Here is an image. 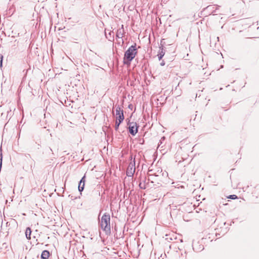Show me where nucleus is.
I'll list each match as a JSON object with an SVG mask.
<instances>
[{
    "label": "nucleus",
    "instance_id": "1",
    "mask_svg": "<svg viewBox=\"0 0 259 259\" xmlns=\"http://www.w3.org/2000/svg\"><path fill=\"white\" fill-rule=\"evenodd\" d=\"M100 226L107 235L111 233L110 216L109 213H105L100 220Z\"/></svg>",
    "mask_w": 259,
    "mask_h": 259
},
{
    "label": "nucleus",
    "instance_id": "2",
    "mask_svg": "<svg viewBox=\"0 0 259 259\" xmlns=\"http://www.w3.org/2000/svg\"><path fill=\"white\" fill-rule=\"evenodd\" d=\"M137 53L136 45L131 46L125 52L123 58L124 64L130 65L131 61L135 57Z\"/></svg>",
    "mask_w": 259,
    "mask_h": 259
},
{
    "label": "nucleus",
    "instance_id": "3",
    "mask_svg": "<svg viewBox=\"0 0 259 259\" xmlns=\"http://www.w3.org/2000/svg\"><path fill=\"white\" fill-rule=\"evenodd\" d=\"M116 122H115V129L117 130L120 123L124 119V115L123 110L119 106L116 107Z\"/></svg>",
    "mask_w": 259,
    "mask_h": 259
},
{
    "label": "nucleus",
    "instance_id": "4",
    "mask_svg": "<svg viewBox=\"0 0 259 259\" xmlns=\"http://www.w3.org/2000/svg\"><path fill=\"white\" fill-rule=\"evenodd\" d=\"M129 132L131 134L135 136L138 132V126L136 122H131L128 123Z\"/></svg>",
    "mask_w": 259,
    "mask_h": 259
},
{
    "label": "nucleus",
    "instance_id": "5",
    "mask_svg": "<svg viewBox=\"0 0 259 259\" xmlns=\"http://www.w3.org/2000/svg\"><path fill=\"white\" fill-rule=\"evenodd\" d=\"M135 171V163L133 162H130L127 170H126V175L128 177H132Z\"/></svg>",
    "mask_w": 259,
    "mask_h": 259
},
{
    "label": "nucleus",
    "instance_id": "6",
    "mask_svg": "<svg viewBox=\"0 0 259 259\" xmlns=\"http://www.w3.org/2000/svg\"><path fill=\"white\" fill-rule=\"evenodd\" d=\"M85 184V176H84L81 180L79 182V185H78V190L80 192H81L83 191L84 187Z\"/></svg>",
    "mask_w": 259,
    "mask_h": 259
},
{
    "label": "nucleus",
    "instance_id": "7",
    "mask_svg": "<svg viewBox=\"0 0 259 259\" xmlns=\"http://www.w3.org/2000/svg\"><path fill=\"white\" fill-rule=\"evenodd\" d=\"M50 253L48 250H44L41 254V259H48L50 257Z\"/></svg>",
    "mask_w": 259,
    "mask_h": 259
},
{
    "label": "nucleus",
    "instance_id": "8",
    "mask_svg": "<svg viewBox=\"0 0 259 259\" xmlns=\"http://www.w3.org/2000/svg\"><path fill=\"white\" fill-rule=\"evenodd\" d=\"M31 230L30 228H27L25 231V235L27 239L30 240L31 239Z\"/></svg>",
    "mask_w": 259,
    "mask_h": 259
},
{
    "label": "nucleus",
    "instance_id": "9",
    "mask_svg": "<svg viewBox=\"0 0 259 259\" xmlns=\"http://www.w3.org/2000/svg\"><path fill=\"white\" fill-rule=\"evenodd\" d=\"M227 198L231 199H236L238 198L237 196L236 195H231L227 196Z\"/></svg>",
    "mask_w": 259,
    "mask_h": 259
},
{
    "label": "nucleus",
    "instance_id": "10",
    "mask_svg": "<svg viewBox=\"0 0 259 259\" xmlns=\"http://www.w3.org/2000/svg\"><path fill=\"white\" fill-rule=\"evenodd\" d=\"M3 161V153L2 150L0 149V163H2Z\"/></svg>",
    "mask_w": 259,
    "mask_h": 259
},
{
    "label": "nucleus",
    "instance_id": "11",
    "mask_svg": "<svg viewBox=\"0 0 259 259\" xmlns=\"http://www.w3.org/2000/svg\"><path fill=\"white\" fill-rule=\"evenodd\" d=\"M164 55V53H163L162 51H161V52L160 53L159 55H158V58H159V59L160 60L162 57Z\"/></svg>",
    "mask_w": 259,
    "mask_h": 259
},
{
    "label": "nucleus",
    "instance_id": "12",
    "mask_svg": "<svg viewBox=\"0 0 259 259\" xmlns=\"http://www.w3.org/2000/svg\"><path fill=\"white\" fill-rule=\"evenodd\" d=\"M2 58H3V57H2ZM1 65H2V60H1Z\"/></svg>",
    "mask_w": 259,
    "mask_h": 259
}]
</instances>
